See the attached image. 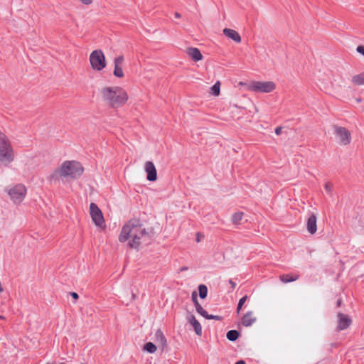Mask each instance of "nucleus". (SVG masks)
Segmentation results:
<instances>
[{
	"label": "nucleus",
	"mask_w": 364,
	"mask_h": 364,
	"mask_svg": "<svg viewBox=\"0 0 364 364\" xmlns=\"http://www.w3.org/2000/svg\"><path fill=\"white\" fill-rule=\"evenodd\" d=\"M149 237V232L143 223L138 219H132L122 225L118 240L128 247L136 250Z\"/></svg>",
	"instance_id": "obj_1"
},
{
	"label": "nucleus",
	"mask_w": 364,
	"mask_h": 364,
	"mask_svg": "<svg viewBox=\"0 0 364 364\" xmlns=\"http://www.w3.org/2000/svg\"><path fill=\"white\" fill-rule=\"evenodd\" d=\"M84 168L77 160H65L50 175V180H76L83 174Z\"/></svg>",
	"instance_id": "obj_2"
},
{
	"label": "nucleus",
	"mask_w": 364,
	"mask_h": 364,
	"mask_svg": "<svg viewBox=\"0 0 364 364\" xmlns=\"http://www.w3.org/2000/svg\"><path fill=\"white\" fill-rule=\"evenodd\" d=\"M102 100L112 108H119L127 103L129 99L127 91L119 86H106L100 89Z\"/></svg>",
	"instance_id": "obj_3"
},
{
	"label": "nucleus",
	"mask_w": 364,
	"mask_h": 364,
	"mask_svg": "<svg viewBox=\"0 0 364 364\" xmlns=\"http://www.w3.org/2000/svg\"><path fill=\"white\" fill-rule=\"evenodd\" d=\"M14 150L9 138L0 131V163L8 166L14 161Z\"/></svg>",
	"instance_id": "obj_4"
},
{
	"label": "nucleus",
	"mask_w": 364,
	"mask_h": 364,
	"mask_svg": "<svg viewBox=\"0 0 364 364\" xmlns=\"http://www.w3.org/2000/svg\"><path fill=\"white\" fill-rule=\"evenodd\" d=\"M316 78L321 90L328 95L334 94V85L331 80H335V74L330 70L319 71Z\"/></svg>",
	"instance_id": "obj_5"
},
{
	"label": "nucleus",
	"mask_w": 364,
	"mask_h": 364,
	"mask_svg": "<svg viewBox=\"0 0 364 364\" xmlns=\"http://www.w3.org/2000/svg\"><path fill=\"white\" fill-rule=\"evenodd\" d=\"M276 88V83L271 80H254L250 82L247 85L248 90L258 93H271L274 92Z\"/></svg>",
	"instance_id": "obj_6"
},
{
	"label": "nucleus",
	"mask_w": 364,
	"mask_h": 364,
	"mask_svg": "<svg viewBox=\"0 0 364 364\" xmlns=\"http://www.w3.org/2000/svg\"><path fill=\"white\" fill-rule=\"evenodd\" d=\"M6 192L14 203L20 204L25 198L27 190L24 185L18 183L8 186Z\"/></svg>",
	"instance_id": "obj_7"
},
{
	"label": "nucleus",
	"mask_w": 364,
	"mask_h": 364,
	"mask_svg": "<svg viewBox=\"0 0 364 364\" xmlns=\"http://www.w3.org/2000/svg\"><path fill=\"white\" fill-rule=\"evenodd\" d=\"M89 61L92 70L100 72L107 65L105 56L102 50H93L89 57Z\"/></svg>",
	"instance_id": "obj_8"
},
{
	"label": "nucleus",
	"mask_w": 364,
	"mask_h": 364,
	"mask_svg": "<svg viewBox=\"0 0 364 364\" xmlns=\"http://www.w3.org/2000/svg\"><path fill=\"white\" fill-rule=\"evenodd\" d=\"M89 213L92 223L100 230H105L106 228L105 220L103 214L99 207L94 203L90 204Z\"/></svg>",
	"instance_id": "obj_9"
},
{
	"label": "nucleus",
	"mask_w": 364,
	"mask_h": 364,
	"mask_svg": "<svg viewBox=\"0 0 364 364\" xmlns=\"http://www.w3.org/2000/svg\"><path fill=\"white\" fill-rule=\"evenodd\" d=\"M333 133L336 141L341 146H347L351 141V134L346 127L334 126Z\"/></svg>",
	"instance_id": "obj_10"
},
{
	"label": "nucleus",
	"mask_w": 364,
	"mask_h": 364,
	"mask_svg": "<svg viewBox=\"0 0 364 364\" xmlns=\"http://www.w3.org/2000/svg\"><path fill=\"white\" fill-rule=\"evenodd\" d=\"M114 63V70L113 75L114 77L118 78H122L124 77V73L123 70V65L124 63V58L122 55L115 57L113 60Z\"/></svg>",
	"instance_id": "obj_11"
},
{
	"label": "nucleus",
	"mask_w": 364,
	"mask_h": 364,
	"mask_svg": "<svg viewBox=\"0 0 364 364\" xmlns=\"http://www.w3.org/2000/svg\"><path fill=\"white\" fill-rule=\"evenodd\" d=\"M351 323L352 319L348 314L343 313L337 314L336 330L338 331L346 330L351 325Z\"/></svg>",
	"instance_id": "obj_12"
},
{
	"label": "nucleus",
	"mask_w": 364,
	"mask_h": 364,
	"mask_svg": "<svg viewBox=\"0 0 364 364\" xmlns=\"http://www.w3.org/2000/svg\"><path fill=\"white\" fill-rule=\"evenodd\" d=\"M144 171L146 173V179L149 181H156L157 179V171L152 161H146L144 164Z\"/></svg>",
	"instance_id": "obj_13"
},
{
	"label": "nucleus",
	"mask_w": 364,
	"mask_h": 364,
	"mask_svg": "<svg viewBox=\"0 0 364 364\" xmlns=\"http://www.w3.org/2000/svg\"><path fill=\"white\" fill-rule=\"evenodd\" d=\"M186 53L188 57L195 63L199 62L203 59V56L200 50L196 47L186 48Z\"/></svg>",
	"instance_id": "obj_14"
},
{
	"label": "nucleus",
	"mask_w": 364,
	"mask_h": 364,
	"mask_svg": "<svg viewBox=\"0 0 364 364\" xmlns=\"http://www.w3.org/2000/svg\"><path fill=\"white\" fill-rule=\"evenodd\" d=\"M154 341L161 350H164L166 347L167 341L166 337L160 329L155 332Z\"/></svg>",
	"instance_id": "obj_15"
},
{
	"label": "nucleus",
	"mask_w": 364,
	"mask_h": 364,
	"mask_svg": "<svg viewBox=\"0 0 364 364\" xmlns=\"http://www.w3.org/2000/svg\"><path fill=\"white\" fill-rule=\"evenodd\" d=\"M256 321L257 318L255 316L254 312L249 311L242 317L241 322L244 326L249 327L251 326Z\"/></svg>",
	"instance_id": "obj_16"
},
{
	"label": "nucleus",
	"mask_w": 364,
	"mask_h": 364,
	"mask_svg": "<svg viewBox=\"0 0 364 364\" xmlns=\"http://www.w3.org/2000/svg\"><path fill=\"white\" fill-rule=\"evenodd\" d=\"M223 33L225 36L237 43H240L242 41L240 35L235 30L231 28H224Z\"/></svg>",
	"instance_id": "obj_17"
},
{
	"label": "nucleus",
	"mask_w": 364,
	"mask_h": 364,
	"mask_svg": "<svg viewBox=\"0 0 364 364\" xmlns=\"http://www.w3.org/2000/svg\"><path fill=\"white\" fill-rule=\"evenodd\" d=\"M316 216L314 214H312L307 220L306 228L308 232L311 235H314L316 233L317 230V225H316Z\"/></svg>",
	"instance_id": "obj_18"
},
{
	"label": "nucleus",
	"mask_w": 364,
	"mask_h": 364,
	"mask_svg": "<svg viewBox=\"0 0 364 364\" xmlns=\"http://www.w3.org/2000/svg\"><path fill=\"white\" fill-rule=\"evenodd\" d=\"M188 321L193 326L195 333L198 336H200L202 335V327L200 323L196 318L195 316L192 314L189 315L188 317Z\"/></svg>",
	"instance_id": "obj_19"
},
{
	"label": "nucleus",
	"mask_w": 364,
	"mask_h": 364,
	"mask_svg": "<svg viewBox=\"0 0 364 364\" xmlns=\"http://www.w3.org/2000/svg\"><path fill=\"white\" fill-rule=\"evenodd\" d=\"M351 82L355 85H364V71L352 77Z\"/></svg>",
	"instance_id": "obj_20"
},
{
	"label": "nucleus",
	"mask_w": 364,
	"mask_h": 364,
	"mask_svg": "<svg viewBox=\"0 0 364 364\" xmlns=\"http://www.w3.org/2000/svg\"><path fill=\"white\" fill-rule=\"evenodd\" d=\"M299 279V275L297 274H283L279 277V279L283 283L291 282L297 280Z\"/></svg>",
	"instance_id": "obj_21"
},
{
	"label": "nucleus",
	"mask_w": 364,
	"mask_h": 364,
	"mask_svg": "<svg viewBox=\"0 0 364 364\" xmlns=\"http://www.w3.org/2000/svg\"><path fill=\"white\" fill-rule=\"evenodd\" d=\"M157 346L151 342H148L144 346V350L149 353H154L157 350Z\"/></svg>",
	"instance_id": "obj_22"
},
{
	"label": "nucleus",
	"mask_w": 364,
	"mask_h": 364,
	"mask_svg": "<svg viewBox=\"0 0 364 364\" xmlns=\"http://www.w3.org/2000/svg\"><path fill=\"white\" fill-rule=\"evenodd\" d=\"M244 213L242 212L235 213L231 218V221L235 225L240 224L243 218Z\"/></svg>",
	"instance_id": "obj_23"
},
{
	"label": "nucleus",
	"mask_w": 364,
	"mask_h": 364,
	"mask_svg": "<svg viewBox=\"0 0 364 364\" xmlns=\"http://www.w3.org/2000/svg\"><path fill=\"white\" fill-rule=\"evenodd\" d=\"M210 93L213 96H218L220 93V82L217 81L210 88Z\"/></svg>",
	"instance_id": "obj_24"
},
{
	"label": "nucleus",
	"mask_w": 364,
	"mask_h": 364,
	"mask_svg": "<svg viewBox=\"0 0 364 364\" xmlns=\"http://www.w3.org/2000/svg\"><path fill=\"white\" fill-rule=\"evenodd\" d=\"M331 83L334 85V94L341 87V78L335 75V80H331Z\"/></svg>",
	"instance_id": "obj_25"
},
{
	"label": "nucleus",
	"mask_w": 364,
	"mask_h": 364,
	"mask_svg": "<svg viewBox=\"0 0 364 364\" xmlns=\"http://www.w3.org/2000/svg\"><path fill=\"white\" fill-rule=\"evenodd\" d=\"M226 336L228 340L234 341L237 339L239 333L235 330H231L227 333Z\"/></svg>",
	"instance_id": "obj_26"
},
{
	"label": "nucleus",
	"mask_w": 364,
	"mask_h": 364,
	"mask_svg": "<svg viewBox=\"0 0 364 364\" xmlns=\"http://www.w3.org/2000/svg\"><path fill=\"white\" fill-rule=\"evenodd\" d=\"M199 296L201 299H205L208 294V289L205 285L200 284L198 287Z\"/></svg>",
	"instance_id": "obj_27"
},
{
	"label": "nucleus",
	"mask_w": 364,
	"mask_h": 364,
	"mask_svg": "<svg viewBox=\"0 0 364 364\" xmlns=\"http://www.w3.org/2000/svg\"><path fill=\"white\" fill-rule=\"evenodd\" d=\"M324 188L329 196H333V184L331 182H326L324 184Z\"/></svg>",
	"instance_id": "obj_28"
},
{
	"label": "nucleus",
	"mask_w": 364,
	"mask_h": 364,
	"mask_svg": "<svg viewBox=\"0 0 364 364\" xmlns=\"http://www.w3.org/2000/svg\"><path fill=\"white\" fill-rule=\"evenodd\" d=\"M196 311L204 318L208 317V312L201 306L200 304L195 305Z\"/></svg>",
	"instance_id": "obj_29"
},
{
	"label": "nucleus",
	"mask_w": 364,
	"mask_h": 364,
	"mask_svg": "<svg viewBox=\"0 0 364 364\" xmlns=\"http://www.w3.org/2000/svg\"><path fill=\"white\" fill-rule=\"evenodd\" d=\"M247 296H245L243 297H242L240 300H239V302H238V304H237V314H240L241 309H242V307L243 306V304L245 303V301H247Z\"/></svg>",
	"instance_id": "obj_30"
},
{
	"label": "nucleus",
	"mask_w": 364,
	"mask_h": 364,
	"mask_svg": "<svg viewBox=\"0 0 364 364\" xmlns=\"http://www.w3.org/2000/svg\"><path fill=\"white\" fill-rule=\"evenodd\" d=\"M206 319H214L217 321L221 320V316L217 315H210L208 314V317H205Z\"/></svg>",
	"instance_id": "obj_31"
},
{
	"label": "nucleus",
	"mask_w": 364,
	"mask_h": 364,
	"mask_svg": "<svg viewBox=\"0 0 364 364\" xmlns=\"http://www.w3.org/2000/svg\"><path fill=\"white\" fill-rule=\"evenodd\" d=\"M191 298H192V301L194 304V306L196 304H199L198 301V299H197V293L196 291H193L191 294Z\"/></svg>",
	"instance_id": "obj_32"
},
{
	"label": "nucleus",
	"mask_w": 364,
	"mask_h": 364,
	"mask_svg": "<svg viewBox=\"0 0 364 364\" xmlns=\"http://www.w3.org/2000/svg\"><path fill=\"white\" fill-rule=\"evenodd\" d=\"M81 4L84 5H90L93 3V0H78Z\"/></svg>",
	"instance_id": "obj_33"
},
{
	"label": "nucleus",
	"mask_w": 364,
	"mask_h": 364,
	"mask_svg": "<svg viewBox=\"0 0 364 364\" xmlns=\"http://www.w3.org/2000/svg\"><path fill=\"white\" fill-rule=\"evenodd\" d=\"M356 50L358 53L364 56V46H359L357 47Z\"/></svg>",
	"instance_id": "obj_34"
},
{
	"label": "nucleus",
	"mask_w": 364,
	"mask_h": 364,
	"mask_svg": "<svg viewBox=\"0 0 364 364\" xmlns=\"http://www.w3.org/2000/svg\"><path fill=\"white\" fill-rule=\"evenodd\" d=\"M282 128L281 127H277L276 129H275V134L277 135H280L282 134Z\"/></svg>",
	"instance_id": "obj_35"
},
{
	"label": "nucleus",
	"mask_w": 364,
	"mask_h": 364,
	"mask_svg": "<svg viewBox=\"0 0 364 364\" xmlns=\"http://www.w3.org/2000/svg\"><path fill=\"white\" fill-rule=\"evenodd\" d=\"M71 296H72V297H73V299H78V297H79V296H78V294H77V293H75V292H73V293H71Z\"/></svg>",
	"instance_id": "obj_36"
},
{
	"label": "nucleus",
	"mask_w": 364,
	"mask_h": 364,
	"mask_svg": "<svg viewBox=\"0 0 364 364\" xmlns=\"http://www.w3.org/2000/svg\"><path fill=\"white\" fill-rule=\"evenodd\" d=\"M229 282H230V284H231L232 288H235V287L236 284H235L233 281L230 280V281H229Z\"/></svg>",
	"instance_id": "obj_37"
},
{
	"label": "nucleus",
	"mask_w": 364,
	"mask_h": 364,
	"mask_svg": "<svg viewBox=\"0 0 364 364\" xmlns=\"http://www.w3.org/2000/svg\"><path fill=\"white\" fill-rule=\"evenodd\" d=\"M174 15H175L176 18H178L181 17V14L178 12H176Z\"/></svg>",
	"instance_id": "obj_38"
},
{
	"label": "nucleus",
	"mask_w": 364,
	"mask_h": 364,
	"mask_svg": "<svg viewBox=\"0 0 364 364\" xmlns=\"http://www.w3.org/2000/svg\"><path fill=\"white\" fill-rule=\"evenodd\" d=\"M235 364H245V363L243 360H240V361H237Z\"/></svg>",
	"instance_id": "obj_39"
},
{
	"label": "nucleus",
	"mask_w": 364,
	"mask_h": 364,
	"mask_svg": "<svg viewBox=\"0 0 364 364\" xmlns=\"http://www.w3.org/2000/svg\"><path fill=\"white\" fill-rule=\"evenodd\" d=\"M2 318V316H0V318Z\"/></svg>",
	"instance_id": "obj_40"
}]
</instances>
